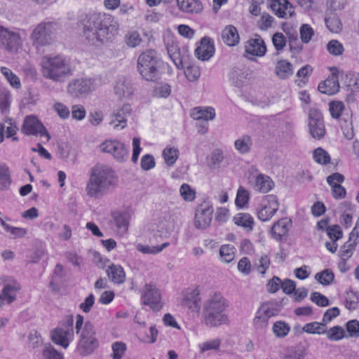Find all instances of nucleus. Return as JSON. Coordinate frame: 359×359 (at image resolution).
Returning <instances> with one entry per match:
<instances>
[{"label":"nucleus","mask_w":359,"mask_h":359,"mask_svg":"<svg viewBox=\"0 0 359 359\" xmlns=\"http://www.w3.org/2000/svg\"><path fill=\"white\" fill-rule=\"evenodd\" d=\"M43 356L45 359H62V354L50 344L46 345L43 351Z\"/></svg>","instance_id":"69168bd1"},{"label":"nucleus","mask_w":359,"mask_h":359,"mask_svg":"<svg viewBox=\"0 0 359 359\" xmlns=\"http://www.w3.org/2000/svg\"><path fill=\"white\" fill-rule=\"evenodd\" d=\"M131 106L129 104H124L113 114V118L111 120L110 124L114 125L115 128L119 126L121 128H124L126 126V118L131 114Z\"/></svg>","instance_id":"4be33fe9"},{"label":"nucleus","mask_w":359,"mask_h":359,"mask_svg":"<svg viewBox=\"0 0 359 359\" xmlns=\"http://www.w3.org/2000/svg\"><path fill=\"white\" fill-rule=\"evenodd\" d=\"M334 275L331 269H327L315 275V279L323 285H329L334 280Z\"/></svg>","instance_id":"a19ab883"},{"label":"nucleus","mask_w":359,"mask_h":359,"mask_svg":"<svg viewBox=\"0 0 359 359\" xmlns=\"http://www.w3.org/2000/svg\"><path fill=\"white\" fill-rule=\"evenodd\" d=\"M100 147L102 151L111 154L118 162L123 163L128 159V149L119 141L107 140Z\"/></svg>","instance_id":"9b49d317"},{"label":"nucleus","mask_w":359,"mask_h":359,"mask_svg":"<svg viewBox=\"0 0 359 359\" xmlns=\"http://www.w3.org/2000/svg\"><path fill=\"white\" fill-rule=\"evenodd\" d=\"M313 158L318 163L326 165L330 161L329 154L323 149L319 147L313 151Z\"/></svg>","instance_id":"de8ad7c7"},{"label":"nucleus","mask_w":359,"mask_h":359,"mask_svg":"<svg viewBox=\"0 0 359 359\" xmlns=\"http://www.w3.org/2000/svg\"><path fill=\"white\" fill-rule=\"evenodd\" d=\"M113 223L118 233H125L128 229L130 215L128 212H114L112 213Z\"/></svg>","instance_id":"5701e85b"},{"label":"nucleus","mask_w":359,"mask_h":359,"mask_svg":"<svg viewBox=\"0 0 359 359\" xmlns=\"http://www.w3.org/2000/svg\"><path fill=\"white\" fill-rule=\"evenodd\" d=\"M327 51L332 55L339 56L344 52L343 45L337 40H331L327 44Z\"/></svg>","instance_id":"5fc2aeb1"},{"label":"nucleus","mask_w":359,"mask_h":359,"mask_svg":"<svg viewBox=\"0 0 359 359\" xmlns=\"http://www.w3.org/2000/svg\"><path fill=\"white\" fill-rule=\"evenodd\" d=\"M243 72L238 67H233L229 73V79L231 84L237 88H241L243 84Z\"/></svg>","instance_id":"f704fd0d"},{"label":"nucleus","mask_w":359,"mask_h":359,"mask_svg":"<svg viewBox=\"0 0 359 359\" xmlns=\"http://www.w3.org/2000/svg\"><path fill=\"white\" fill-rule=\"evenodd\" d=\"M168 242L163 243L161 245L150 246L149 245H142L138 243L137 245V250L143 254L156 255L161 252L163 249L169 246Z\"/></svg>","instance_id":"e433bc0d"},{"label":"nucleus","mask_w":359,"mask_h":359,"mask_svg":"<svg viewBox=\"0 0 359 359\" xmlns=\"http://www.w3.org/2000/svg\"><path fill=\"white\" fill-rule=\"evenodd\" d=\"M74 319L72 317L67 319L62 327H57L51 331V340L57 345L66 348L69 346L70 340L74 336Z\"/></svg>","instance_id":"6e6552de"},{"label":"nucleus","mask_w":359,"mask_h":359,"mask_svg":"<svg viewBox=\"0 0 359 359\" xmlns=\"http://www.w3.org/2000/svg\"><path fill=\"white\" fill-rule=\"evenodd\" d=\"M56 24L53 22H41L33 30L31 34L32 44L37 48L49 44L53 38Z\"/></svg>","instance_id":"0eeeda50"},{"label":"nucleus","mask_w":359,"mask_h":359,"mask_svg":"<svg viewBox=\"0 0 359 359\" xmlns=\"http://www.w3.org/2000/svg\"><path fill=\"white\" fill-rule=\"evenodd\" d=\"M250 194L248 191L240 186L237 191V195L235 201L236 205L239 208H243L248 204Z\"/></svg>","instance_id":"a18cd8bd"},{"label":"nucleus","mask_w":359,"mask_h":359,"mask_svg":"<svg viewBox=\"0 0 359 359\" xmlns=\"http://www.w3.org/2000/svg\"><path fill=\"white\" fill-rule=\"evenodd\" d=\"M11 104V94L6 89L0 90V110L2 113L7 111Z\"/></svg>","instance_id":"6e6d98bb"},{"label":"nucleus","mask_w":359,"mask_h":359,"mask_svg":"<svg viewBox=\"0 0 359 359\" xmlns=\"http://www.w3.org/2000/svg\"><path fill=\"white\" fill-rule=\"evenodd\" d=\"M344 109V104L341 101H332L329 104V110L334 118H339Z\"/></svg>","instance_id":"864d4df0"},{"label":"nucleus","mask_w":359,"mask_h":359,"mask_svg":"<svg viewBox=\"0 0 359 359\" xmlns=\"http://www.w3.org/2000/svg\"><path fill=\"white\" fill-rule=\"evenodd\" d=\"M266 46L259 35H256L254 39H248L245 44V55L262 57L266 54Z\"/></svg>","instance_id":"f3484780"},{"label":"nucleus","mask_w":359,"mask_h":359,"mask_svg":"<svg viewBox=\"0 0 359 359\" xmlns=\"http://www.w3.org/2000/svg\"><path fill=\"white\" fill-rule=\"evenodd\" d=\"M180 194L184 200L192 201L196 198L195 191L188 184H183L180 189Z\"/></svg>","instance_id":"13d9d810"},{"label":"nucleus","mask_w":359,"mask_h":359,"mask_svg":"<svg viewBox=\"0 0 359 359\" xmlns=\"http://www.w3.org/2000/svg\"><path fill=\"white\" fill-rule=\"evenodd\" d=\"M273 185V182L269 176L259 174L255 178L254 189L259 192L267 193L272 189Z\"/></svg>","instance_id":"cd10ccee"},{"label":"nucleus","mask_w":359,"mask_h":359,"mask_svg":"<svg viewBox=\"0 0 359 359\" xmlns=\"http://www.w3.org/2000/svg\"><path fill=\"white\" fill-rule=\"evenodd\" d=\"M109 280L115 283H123L125 281V272L119 265L111 264L106 271Z\"/></svg>","instance_id":"c756f323"},{"label":"nucleus","mask_w":359,"mask_h":359,"mask_svg":"<svg viewBox=\"0 0 359 359\" xmlns=\"http://www.w3.org/2000/svg\"><path fill=\"white\" fill-rule=\"evenodd\" d=\"M309 128L311 135L318 140L322 139L325 135V127L323 116L318 109H311L309 113Z\"/></svg>","instance_id":"f8f14e48"},{"label":"nucleus","mask_w":359,"mask_h":359,"mask_svg":"<svg viewBox=\"0 0 359 359\" xmlns=\"http://www.w3.org/2000/svg\"><path fill=\"white\" fill-rule=\"evenodd\" d=\"M167 50L175 66L178 69H183V60L186 57L187 53L186 48H183V49L181 50L177 43H172L168 45Z\"/></svg>","instance_id":"aec40b11"},{"label":"nucleus","mask_w":359,"mask_h":359,"mask_svg":"<svg viewBox=\"0 0 359 359\" xmlns=\"http://www.w3.org/2000/svg\"><path fill=\"white\" fill-rule=\"evenodd\" d=\"M142 304L154 311H158L163 306L159 290L152 284H145L141 290Z\"/></svg>","instance_id":"1a4fd4ad"},{"label":"nucleus","mask_w":359,"mask_h":359,"mask_svg":"<svg viewBox=\"0 0 359 359\" xmlns=\"http://www.w3.org/2000/svg\"><path fill=\"white\" fill-rule=\"evenodd\" d=\"M306 353L303 346H299L292 349L286 355L285 359H302Z\"/></svg>","instance_id":"774afa93"},{"label":"nucleus","mask_w":359,"mask_h":359,"mask_svg":"<svg viewBox=\"0 0 359 359\" xmlns=\"http://www.w3.org/2000/svg\"><path fill=\"white\" fill-rule=\"evenodd\" d=\"M219 255L222 262L229 263L235 257V248L229 244L223 245L220 247Z\"/></svg>","instance_id":"58836bf2"},{"label":"nucleus","mask_w":359,"mask_h":359,"mask_svg":"<svg viewBox=\"0 0 359 359\" xmlns=\"http://www.w3.org/2000/svg\"><path fill=\"white\" fill-rule=\"evenodd\" d=\"M125 41L128 46L135 48L140 44L142 39L137 31H130L125 35Z\"/></svg>","instance_id":"49530a36"},{"label":"nucleus","mask_w":359,"mask_h":359,"mask_svg":"<svg viewBox=\"0 0 359 359\" xmlns=\"http://www.w3.org/2000/svg\"><path fill=\"white\" fill-rule=\"evenodd\" d=\"M272 43L276 50L277 55L280 51H282L286 46L287 40L285 36L281 32H276L272 36Z\"/></svg>","instance_id":"3c124183"},{"label":"nucleus","mask_w":359,"mask_h":359,"mask_svg":"<svg viewBox=\"0 0 359 359\" xmlns=\"http://www.w3.org/2000/svg\"><path fill=\"white\" fill-rule=\"evenodd\" d=\"M290 327L288 324L283 321H277L273 324V332L278 337H285L290 332Z\"/></svg>","instance_id":"8fccbe9b"},{"label":"nucleus","mask_w":359,"mask_h":359,"mask_svg":"<svg viewBox=\"0 0 359 359\" xmlns=\"http://www.w3.org/2000/svg\"><path fill=\"white\" fill-rule=\"evenodd\" d=\"M137 70L146 81L158 83L164 72V62L155 50L149 49L138 56Z\"/></svg>","instance_id":"20e7f679"},{"label":"nucleus","mask_w":359,"mask_h":359,"mask_svg":"<svg viewBox=\"0 0 359 359\" xmlns=\"http://www.w3.org/2000/svg\"><path fill=\"white\" fill-rule=\"evenodd\" d=\"M115 93L118 97H129L133 94V88L130 84L126 81H119L114 87Z\"/></svg>","instance_id":"4c0bfd02"},{"label":"nucleus","mask_w":359,"mask_h":359,"mask_svg":"<svg viewBox=\"0 0 359 359\" xmlns=\"http://www.w3.org/2000/svg\"><path fill=\"white\" fill-rule=\"evenodd\" d=\"M234 223L248 230H252L254 226L253 217L248 213H238L233 217Z\"/></svg>","instance_id":"72a5a7b5"},{"label":"nucleus","mask_w":359,"mask_h":359,"mask_svg":"<svg viewBox=\"0 0 359 359\" xmlns=\"http://www.w3.org/2000/svg\"><path fill=\"white\" fill-rule=\"evenodd\" d=\"M292 226L290 218L283 217L276 222L271 228V238L276 241L283 242L287 240L288 232Z\"/></svg>","instance_id":"dca6fc26"},{"label":"nucleus","mask_w":359,"mask_h":359,"mask_svg":"<svg viewBox=\"0 0 359 359\" xmlns=\"http://www.w3.org/2000/svg\"><path fill=\"white\" fill-rule=\"evenodd\" d=\"M252 141L251 137L248 135H244L234 142V146L236 150L242 154L248 153L252 147Z\"/></svg>","instance_id":"473e14b6"},{"label":"nucleus","mask_w":359,"mask_h":359,"mask_svg":"<svg viewBox=\"0 0 359 359\" xmlns=\"http://www.w3.org/2000/svg\"><path fill=\"white\" fill-rule=\"evenodd\" d=\"M95 335L96 331L93 324L87 320L84 323L76 346V350L80 355H89L99 347V341Z\"/></svg>","instance_id":"423d86ee"},{"label":"nucleus","mask_w":359,"mask_h":359,"mask_svg":"<svg viewBox=\"0 0 359 359\" xmlns=\"http://www.w3.org/2000/svg\"><path fill=\"white\" fill-rule=\"evenodd\" d=\"M117 182L115 171L106 165H96L90 169L86 184V194L94 198H100L107 194Z\"/></svg>","instance_id":"f03ea898"},{"label":"nucleus","mask_w":359,"mask_h":359,"mask_svg":"<svg viewBox=\"0 0 359 359\" xmlns=\"http://www.w3.org/2000/svg\"><path fill=\"white\" fill-rule=\"evenodd\" d=\"M41 68L43 76L55 82L62 83L72 75L69 62L62 55L43 57Z\"/></svg>","instance_id":"39448f33"},{"label":"nucleus","mask_w":359,"mask_h":359,"mask_svg":"<svg viewBox=\"0 0 359 359\" xmlns=\"http://www.w3.org/2000/svg\"><path fill=\"white\" fill-rule=\"evenodd\" d=\"M212 207L197 210L195 214V226L199 229H204L209 226L212 221Z\"/></svg>","instance_id":"6ab92c4d"},{"label":"nucleus","mask_w":359,"mask_h":359,"mask_svg":"<svg viewBox=\"0 0 359 359\" xmlns=\"http://www.w3.org/2000/svg\"><path fill=\"white\" fill-rule=\"evenodd\" d=\"M111 348L113 351L111 358L113 359H121L126 351V345L122 341H116L112 344Z\"/></svg>","instance_id":"603ef678"},{"label":"nucleus","mask_w":359,"mask_h":359,"mask_svg":"<svg viewBox=\"0 0 359 359\" xmlns=\"http://www.w3.org/2000/svg\"><path fill=\"white\" fill-rule=\"evenodd\" d=\"M184 73L187 79L191 82L196 81L201 76L200 69L196 65H189Z\"/></svg>","instance_id":"bf43d9fd"},{"label":"nucleus","mask_w":359,"mask_h":359,"mask_svg":"<svg viewBox=\"0 0 359 359\" xmlns=\"http://www.w3.org/2000/svg\"><path fill=\"white\" fill-rule=\"evenodd\" d=\"M327 326L323 322H312L306 323L303 327V331L308 334H325L326 332Z\"/></svg>","instance_id":"c9c22d12"},{"label":"nucleus","mask_w":359,"mask_h":359,"mask_svg":"<svg viewBox=\"0 0 359 359\" xmlns=\"http://www.w3.org/2000/svg\"><path fill=\"white\" fill-rule=\"evenodd\" d=\"M270 7L279 18H287V10L292 9L293 6L287 0H272Z\"/></svg>","instance_id":"c85d7f7f"},{"label":"nucleus","mask_w":359,"mask_h":359,"mask_svg":"<svg viewBox=\"0 0 359 359\" xmlns=\"http://www.w3.org/2000/svg\"><path fill=\"white\" fill-rule=\"evenodd\" d=\"M327 233L331 241H337L343 236V232L340 226L337 224L328 226L327 228Z\"/></svg>","instance_id":"0e129e2a"},{"label":"nucleus","mask_w":359,"mask_h":359,"mask_svg":"<svg viewBox=\"0 0 359 359\" xmlns=\"http://www.w3.org/2000/svg\"><path fill=\"white\" fill-rule=\"evenodd\" d=\"M178 150L177 149L166 147L163 151V156L167 165H172L177 158Z\"/></svg>","instance_id":"4d7b16f0"},{"label":"nucleus","mask_w":359,"mask_h":359,"mask_svg":"<svg viewBox=\"0 0 359 359\" xmlns=\"http://www.w3.org/2000/svg\"><path fill=\"white\" fill-rule=\"evenodd\" d=\"M215 53V46L213 40L205 36L201 39V44L195 50L196 57L203 61L208 60Z\"/></svg>","instance_id":"a211bd4d"},{"label":"nucleus","mask_w":359,"mask_h":359,"mask_svg":"<svg viewBox=\"0 0 359 359\" xmlns=\"http://www.w3.org/2000/svg\"><path fill=\"white\" fill-rule=\"evenodd\" d=\"M227 301L220 293L210 295L203 304L202 317L204 324L210 327H217L229 323L226 313Z\"/></svg>","instance_id":"7ed1b4c3"},{"label":"nucleus","mask_w":359,"mask_h":359,"mask_svg":"<svg viewBox=\"0 0 359 359\" xmlns=\"http://www.w3.org/2000/svg\"><path fill=\"white\" fill-rule=\"evenodd\" d=\"M223 41L229 46H233L239 42L237 29L233 25L226 26L222 32Z\"/></svg>","instance_id":"a878e982"},{"label":"nucleus","mask_w":359,"mask_h":359,"mask_svg":"<svg viewBox=\"0 0 359 359\" xmlns=\"http://www.w3.org/2000/svg\"><path fill=\"white\" fill-rule=\"evenodd\" d=\"M179 8L185 13H200L203 5L199 0H177Z\"/></svg>","instance_id":"bb28decb"},{"label":"nucleus","mask_w":359,"mask_h":359,"mask_svg":"<svg viewBox=\"0 0 359 359\" xmlns=\"http://www.w3.org/2000/svg\"><path fill=\"white\" fill-rule=\"evenodd\" d=\"M11 183L8 168L5 165H0V189H7Z\"/></svg>","instance_id":"37998d69"},{"label":"nucleus","mask_w":359,"mask_h":359,"mask_svg":"<svg viewBox=\"0 0 359 359\" xmlns=\"http://www.w3.org/2000/svg\"><path fill=\"white\" fill-rule=\"evenodd\" d=\"M358 302V296L357 292L353 291L352 290L346 292L345 306L347 309L350 311L356 309Z\"/></svg>","instance_id":"c03bdc74"},{"label":"nucleus","mask_w":359,"mask_h":359,"mask_svg":"<svg viewBox=\"0 0 359 359\" xmlns=\"http://www.w3.org/2000/svg\"><path fill=\"white\" fill-rule=\"evenodd\" d=\"M191 116L196 120H213L215 117V109L211 107H206L205 109L196 107Z\"/></svg>","instance_id":"2f4dec72"},{"label":"nucleus","mask_w":359,"mask_h":359,"mask_svg":"<svg viewBox=\"0 0 359 359\" xmlns=\"http://www.w3.org/2000/svg\"><path fill=\"white\" fill-rule=\"evenodd\" d=\"M117 30L114 17L109 14L94 13L87 15L83 24V37L89 45L100 46Z\"/></svg>","instance_id":"f257e3e1"},{"label":"nucleus","mask_w":359,"mask_h":359,"mask_svg":"<svg viewBox=\"0 0 359 359\" xmlns=\"http://www.w3.org/2000/svg\"><path fill=\"white\" fill-rule=\"evenodd\" d=\"M358 242L354 240L353 242L348 240L340 248L339 255L341 259H348L355 250Z\"/></svg>","instance_id":"ea45409f"},{"label":"nucleus","mask_w":359,"mask_h":359,"mask_svg":"<svg viewBox=\"0 0 359 359\" xmlns=\"http://www.w3.org/2000/svg\"><path fill=\"white\" fill-rule=\"evenodd\" d=\"M1 72L5 76L6 80L13 88L18 89L21 86L19 78L12 72V71L6 67H1Z\"/></svg>","instance_id":"79ce46f5"},{"label":"nucleus","mask_w":359,"mask_h":359,"mask_svg":"<svg viewBox=\"0 0 359 359\" xmlns=\"http://www.w3.org/2000/svg\"><path fill=\"white\" fill-rule=\"evenodd\" d=\"M22 45L20 34L0 25V47L9 53H15Z\"/></svg>","instance_id":"9d476101"},{"label":"nucleus","mask_w":359,"mask_h":359,"mask_svg":"<svg viewBox=\"0 0 359 359\" xmlns=\"http://www.w3.org/2000/svg\"><path fill=\"white\" fill-rule=\"evenodd\" d=\"M154 95L158 97H168L171 93V86L168 83H161L154 90Z\"/></svg>","instance_id":"680f3d73"},{"label":"nucleus","mask_w":359,"mask_h":359,"mask_svg":"<svg viewBox=\"0 0 359 359\" xmlns=\"http://www.w3.org/2000/svg\"><path fill=\"white\" fill-rule=\"evenodd\" d=\"M275 73L279 79H287L294 73L293 65L287 60H279L275 67Z\"/></svg>","instance_id":"393cba45"},{"label":"nucleus","mask_w":359,"mask_h":359,"mask_svg":"<svg viewBox=\"0 0 359 359\" xmlns=\"http://www.w3.org/2000/svg\"><path fill=\"white\" fill-rule=\"evenodd\" d=\"M313 34L314 31L310 25L307 24H304L300 27V36L303 43H309L311 41Z\"/></svg>","instance_id":"052dcab7"},{"label":"nucleus","mask_w":359,"mask_h":359,"mask_svg":"<svg viewBox=\"0 0 359 359\" xmlns=\"http://www.w3.org/2000/svg\"><path fill=\"white\" fill-rule=\"evenodd\" d=\"M93 89V81L87 78L72 79L67 86V93L76 98L88 95Z\"/></svg>","instance_id":"4468645a"},{"label":"nucleus","mask_w":359,"mask_h":359,"mask_svg":"<svg viewBox=\"0 0 359 359\" xmlns=\"http://www.w3.org/2000/svg\"><path fill=\"white\" fill-rule=\"evenodd\" d=\"M325 22L327 28L332 32L338 33L342 29V24L335 13H326Z\"/></svg>","instance_id":"7c9ffc66"},{"label":"nucleus","mask_w":359,"mask_h":359,"mask_svg":"<svg viewBox=\"0 0 359 359\" xmlns=\"http://www.w3.org/2000/svg\"><path fill=\"white\" fill-rule=\"evenodd\" d=\"M279 208V203L276 195L265 196L260 203V208L257 210V217L262 221L269 220Z\"/></svg>","instance_id":"ddd939ff"},{"label":"nucleus","mask_w":359,"mask_h":359,"mask_svg":"<svg viewBox=\"0 0 359 359\" xmlns=\"http://www.w3.org/2000/svg\"><path fill=\"white\" fill-rule=\"evenodd\" d=\"M22 131L27 135H33L46 137V141H49L50 136L44 127V126L34 116H27L24 121Z\"/></svg>","instance_id":"2eb2a0df"},{"label":"nucleus","mask_w":359,"mask_h":359,"mask_svg":"<svg viewBox=\"0 0 359 359\" xmlns=\"http://www.w3.org/2000/svg\"><path fill=\"white\" fill-rule=\"evenodd\" d=\"M274 18L269 13H264L258 20L259 27L262 30H266L271 27Z\"/></svg>","instance_id":"e2e57ef3"},{"label":"nucleus","mask_w":359,"mask_h":359,"mask_svg":"<svg viewBox=\"0 0 359 359\" xmlns=\"http://www.w3.org/2000/svg\"><path fill=\"white\" fill-rule=\"evenodd\" d=\"M20 288V284L15 280H10L4 285L1 295L10 304L16 299V293Z\"/></svg>","instance_id":"b1692460"},{"label":"nucleus","mask_w":359,"mask_h":359,"mask_svg":"<svg viewBox=\"0 0 359 359\" xmlns=\"http://www.w3.org/2000/svg\"><path fill=\"white\" fill-rule=\"evenodd\" d=\"M319 91L328 95L337 93L339 90L337 74L332 73L325 81L319 83Z\"/></svg>","instance_id":"412c9836"},{"label":"nucleus","mask_w":359,"mask_h":359,"mask_svg":"<svg viewBox=\"0 0 359 359\" xmlns=\"http://www.w3.org/2000/svg\"><path fill=\"white\" fill-rule=\"evenodd\" d=\"M327 337L331 341H339L344 337V330L341 326L336 325L329 330H326Z\"/></svg>","instance_id":"09e8293b"},{"label":"nucleus","mask_w":359,"mask_h":359,"mask_svg":"<svg viewBox=\"0 0 359 359\" xmlns=\"http://www.w3.org/2000/svg\"><path fill=\"white\" fill-rule=\"evenodd\" d=\"M346 330L351 337H359V321L357 320H351L346 323Z\"/></svg>","instance_id":"338daca9"}]
</instances>
